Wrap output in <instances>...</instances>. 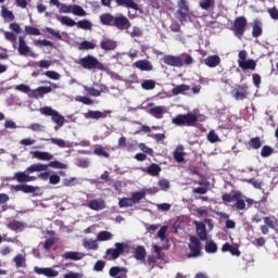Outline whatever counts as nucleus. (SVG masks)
Listing matches in <instances>:
<instances>
[{"label": "nucleus", "mask_w": 278, "mask_h": 278, "mask_svg": "<svg viewBox=\"0 0 278 278\" xmlns=\"http://www.w3.org/2000/svg\"><path fill=\"white\" fill-rule=\"evenodd\" d=\"M248 53L245 50H242L238 54V65L242 71H255L257 64L254 60H247Z\"/></svg>", "instance_id": "obj_3"}, {"label": "nucleus", "mask_w": 278, "mask_h": 278, "mask_svg": "<svg viewBox=\"0 0 278 278\" xmlns=\"http://www.w3.org/2000/svg\"><path fill=\"white\" fill-rule=\"evenodd\" d=\"M34 271L38 275H45L47 277L50 278H54L58 277L60 275V273L51 267H47V268H40L38 266L34 267Z\"/></svg>", "instance_id": "obj_14"}, {"label": "nucleus", "mask_w": 278, "mask_h": 278, "mask_svg": "<svg viewBox=\"0 0 278 278\" xmlns=\"http://www.w3.org/2000/svg\"><path fill=\"white\" fill-rule=\"evenodd\" d=\"M45 75L50 78V79H53V80H60V74L56 73V72H53V71H48L45 73Z\"/></svg>", "instance_id": "obj_62"}, {"label": "nucleus", "mask_w": 278, "mask_h": 278, "mask_svg": "<svg viewBox=\"0 0 278 278\" xmlns=\"http://www.w3.org/2000/svg\"><path fill=\"white\" fill-rule=\"evenodd\" d=\"M87 206L93 211H101V210L105 208V201L91 200L88 202Z\"/></svg>", "instance_id": "obj_19"}, {"label": "nucleus", "mask_w": 278, "mask_h": 278, "mask_svg": "<svg viewBox=\"0 0 278 278\" xmlns=\"http://www.w3.org/2000/svg\"><path fill=\"white\" fill-rule=\"evenodd\" d=\"M198 122V116L194 113L180 114L172 119V123L176 126L193 127Z\"/></svg>", "instance_id": "obj_2"}, {"label": "nucleus", "mask_w": 278, "mask_h": 278, "mask_svg": "<svg viewBox=\"0 0 278 278\" xmlns=\"http://www.w3.org/2000/svg\"><path fill=\"white\" fill-rule=\"evenodd\" d=\"M84 256L86 255L80 252H66L63 254V258L71 261H80Z\"/></svg>", "instance_id": "obj_28"}, {"label": "nucleus", "mask_w": 278, "mask_h": 278, "mask_svg": "<svg viewBox=\"0 0 278 278\" xmlns=\"http://www.w3.org/2000/svg\"><path fill=\"white\" fill-rule=\"evenodd\" d=\"M231 96L237 100V101H242L248 98L249 91L248 87L243 85H237L232 91Z\"/></svg>", "instance_id": "obj_11"}, {"label": "nucleus", "mask_w": 278, "mask_h": 278, "mask_svg": "<svg viewBox=\"0 0 278 278\" xmlns=\"http://www.w3.org/2000/svg\"><path fill=\"white\" fill-rule=\"evenodd\" d=\"M207 139H208V141L212 142V143L218 142V141L220 140L219 137L215 134L214 130H211V131L208 132Z\"/></svg>", "instance_id": "obj_60"}, {"label": "nucleus", "mask_w": 278, "mask_h": 278, "mask_svg": "<svg viewBox=\"0 0 278 278\" xmlns=\"http://www.w3.org/2000/svg\"><path fill=\"white\" fill-rule=\"evenodd\" d=\"M263 29H262V23L260 21H254V24L252 26V36L254 38H258L262 36Z\"/></svg>", "instance_id": "obj_30"}, {"label": "nucleus", "mask_w": 278, "mask_h": 278, "mask_svg": "<svg viewBox=\"0 0 278 278\" xmlns=\"http://www.w3.org/2000/svg\"><path fill=\"white\" fill-rule=\"evenodd\" d=\"M135 258L138 261H143L144 258H147V250L144 249V247L138 245L135 249Z\"/></svg>", "instance_id": "obj_29"}, {"label": "nucleus", "mask_w": 278, "mask_h": 278, "mask_svg": "<svg viewBox=\"0 0 278 278\" xmlns=\"http://www.w3.org/2000/svg\"><path fill=\"white\" fill-rule=\"evenodd\" d=\"M134 200L131 198H123V199H119L118 201V205L121 208H124V207H131L134 206Z\"/></svg>", "instance_id": "obj_36"}, {"label": "nucleus", "mask_w": 278, "mask_h": 278, "mask_svg": "<svg viewBox=\"0 0 278 278\" xmlns=\"http://www.w3.org/2000/svg\"><path fill=\"white\" fill-rule=\"evenodd\" d=\"M132 67L141 72H151L153 70L152 64L148 60H139L132 64Z\"/></svg>", "instance_id": "obj_16"}, {"label": "nucleus", "mask_w": 278, "mask_h": 278, "mask_svg": "<svg viewBox=\"0 0 278 278\" xmlns=\"http://www.w3.org/2000/svg\"><path fill=\"white\" fill-rule=\"evenodd\" d=\"M113 27L119 30L129 29V27H131V22H129V18L125 17V15L119 14L117 16H114Z\"/></svg>", "instance_id": "obj_10"}, {"label": "nucleus", "mask_w": 278, "mask_h": 278, "mask_svg": "<svg viewBox=\"0 0 278 278\" xmlns=\"http://www.w3.org/2000/svg\"><path fill=\"white\" fill-rule=\"evenodd\" d=\"M103 268H105V262L104 261H98L96 262L94 266H93V269L96 271H102Z\"/></svg>", "instance_id": "obj_64"}, {"label": "nucleus", "mask_w": 278, "mask_h": 278, "mask_svg": "<svg viewBox=\"0 0 278 278\" xmlns=\"http://www.w3.org/2000/svg\"><path fill=\"white\" fill-rule=\"evenodd\" d=\"M37 91L40 98H43L45 94L51 93L53 91L52 87H38Z\"/></svg>", "instance_id": "obj_56"}, {"label": "nucleus", "mask_w": 278, "mask_h": 278, "mask_svg": "<svg viewBox=\"0 0 278 278\" xmlns=\"http://www.w3.org/2000/svg\"><path fill=\"white\" fill-rule=\"evenodd\" d=\"M273 152H274V149H273L271 147H269V146H264V147L262 148L261 155H262L263 157H268L269 155L273 154Z\"/></svg>", "instance_id": "obj_57"}, {"label": "nucleus", "mask_w": 278, "mask_h": 278, "mask_svg": "<svg viewBox=\"0 0 278 278\" xmlns=\"http://www.w3.org/2000/svg\"><path fill=\"white\" fill-rule=\"evenodd\" d=\"M205 251L207 253H216L217 252V244L214 241H207L205 244Z\"/></svg>", "instance_id": "obj_48"}, {"label": "nucleus", "mask_w": 278, "mask_h": 278, "mask_svg": "<svg viewBox=\"0 0 278 278\" xmlns=\"http://www.w3.org/2000/svg\"><path fill=\"white\" fill-rule=\"evenodd\" d=\"M100 23L104 26H114V15L106 13L100 15Z\"/></svg>", "instance_id": "obj_23"}, {"label": "nucleus", "mask_w": 278, "mask_h": 278, "mask_svg": "<svg viewBox=\"0 0 278 278\" xmlns=\"http://www.w3.org/2000/svg\"><path fill=\"white\" fill-rule=\"evenodd\" d=\"M48 166L53 167V168H60V169L66 168V164L59 162V161L51 162Z\"/></svg>", "instance_id": "obj_63"}, {"label": "nucleus", "mask_w": 278, "mask_h": 278, "mask_svg": "<svg viewBox=\"0 0 278 278\" xmlns=\"http://www.w3.org/2000/svg\"><path fill=\"white\" fill-rule=\"evenodd\" d=\"M50 141L53 144H56L59 148H70L71 146L67 144L66 141L62 140V139H58V138H51Z\"/></svg>", "instance_id": "obj_53"}, {"label": "nucleus", "mask_w": 278, "mask_h": 278, "mask_svg": "<svg viewBox=\"0 0 278 278\" xmlns=\"http://www.w3.org/2000/svg\"><path fill=\"white\" fill-rule=\"evenodd\" d=\"M25 34L27 36H41L40 29L34 26H25Z\"/></svg>", "instance_id": "obj_37"}, {"label": "nucleus", "mask_w": 278, "mask_h": 278, "mask_svg": "<svg viewBox=\"0 0 278 278\" xmlns=\"http://www.w3.org/2000/svg\"><path fill=\"white\" fill-rule=\"evenodd\" d=\"M189 240H190V243L188 244V247L191 253H189L187 256L189 258L200 256L202 254L200 240L194 236H191Z\"/></svg>", "instance_id": "obj_8"}, {"label": "nucleus", "mask_w": 278, "mask_h": 278, "mask_svg": "<svg viewBox=\"0 0 278 278\" xmlns=\"http://www.w3.org/2000/svg\"><path fill=\"white\" fill-rule=\"evenodd\" d=\"M163 113H164L163 106H155L149 110V114L154 116L157 119L163 117Z\"/></svg>", "instance_id": "obj_32"}, {"label": "nucleus", "mask_w": 278, "mask_h": 278, "mask_svg": "<svg viewBox=\"0 0 278 278\" xmlns=\"http://www.w3.org/2000/svg\"><path fill=\"white\" fill-rule=\"evenodd\" d=\"M240 194V192H235L233 194L231 193H225L223 194L222 199L224 201V203H230V202H236V199H238V195Z\"/></svg>", "instance_id": "obj_34"}, {"label": "nucleus", "mask_w": 278, "mask_h": 278, "mask_svg": "<svg viewBox=\"0 0 278 278\" xmlns=\"http://www.w3.org/2000/svg\"><path fill=\"white\" fill-rule=\"evenodd\" d=\"M15 90L24 92V93H29L31 91L30 87L25 84H21V85L16 86Z\"/></svg>", "instance_id": "obj_59"}, {"label": "nucleus", "mask_w": 278, "mask_h": 278, "mask_svg": "<svg viewBox=\"0 0 278 278\" xmlns=\"http://www.w3.org/2000/svg\"><path fill=\"white\" fill-rule=\"evenodd\" d=\"M48 169H49V165L41 164V163L33 164L29 167H27V172L30 174L36 172H47Z\"/></svg>", "instance_id": "obj_26"}, {"label": "nucleus", "mask_w": 278, "mask_h": 278, "mask_svg": "<svg viewBox=\"0 0 278 278\" xmlns=\"http://www.w3.org/2000/svg\"><path fill=\"white\" fill-rule=\"evenodd\" d=\"M4 39L9 42L15 43L17 41V35L12 31H3Z\"/></svg>", "instance_id": "obj_45"}, {"label": "nucleus", "mask_w": 278, "mask_h": 278, "mask_svg": "<svg viewBox=\"0 0 278 278\" xmlns=\"http://www.w3.org/2000/svg\"><path fill=\"white\" fill-rule=\"evenodd\" d=\"M157 185H159L160 189L163 191H167L169 189V182L166 179L159 180Z\"/></svg>", "instance_id": "obj_61"}, {"label": "nucleus", "mask_w": 278, "mask_h": 278, "mask_svg": "<svg viewBox=\"0 0 278 278\" xmlns=\"http://www.w3.org/2000/svg\"><path fill=\"white\" fill-rule=\"evenodd\" d=\"M185 152H184V147L179 146L176 148V150L173 153L174 160L177 163H182L185 161Z\"/></svg>", "instance_id": "obj_25"}, {"label": "nucleus", "mask_w": 278, "mask_h": 278, "mask_svg": "<svg viewBox=\"0 0 278 278\" xmlns=\"http://www.w3.org/2000/svg\"><path fill=\"white\" fill-rule=\"evenodd\" d=\"M83 245H84L86 249H88V250H97V249H99V243H97V240H92V239H90V240H85V241L83 242Z\"/></svg>", "instance_id": "obj_39"}, {"label": "nucleus", "mask_w": 278, "mask_h": 278, "mask_svg": "<svg viewBox=\"0 0 278 278\" xmlns=\"http://www.w3.org/2000/svg\"><path fill=\"white\" fill-rule=\"evenodd\" d=\"M77 64L80 65L85 70H94V68H103V64L99 62V60L92 55H87L77 61Z\"/></svg>", "instance_id": "obj_4"}, {"label": "nucleus", "mask_w": 278, "mask_h": 278, "mask_svg": "<svg viewBox=\"0 0 278 278\" xmlns=\"http://www.w3.org/2000/svg\"><path fill=\"white\" fill-rule=\"evenodd\" d=\"M214 5H215V0H201L199 2V7L204 11L213 10Z\"/></svg>", "instance_id": "obj_31"}, {"label": "nucleus", "mask_w": 278, "mask_h": 278, "mask_svg": "<svg viewBox=\"0 0 278 278\" xmlns=\"http://www.w3.org/2000/svg\"><path fill=\"white\" fill-rule=\"evenodd\" d=\"M195 229L199 236V240H202V241L207 240L206 227L203 223L195 222Z\"/></svg>", "instance_id": "obj_18"}, {"label": "nucleus", "mask_w": 278, "mask_h": 278, "mask_svg": "<svg viewBox=\"0 0 278 278\" xmlns=\"http://www.w3.org/2000/svg\"><path fill=\"white\" fill-rule=\"evenodd\" d=\"M93 153L98 156H104L105 159L110 157V153H108L103 147L96 148Z\"/></svg>", "instance_id": "obj_55"}, {"label": "nucleus", "mask_w": 278, "mask_h": 278, "mask_svg": "<svg viewBox=\"0 0 278 278\" xmlns=\"http://www.w3.org/2000/svg\"><path fill=\"white\" fill-rule=\"evenodd\" d=\"M40 113L46 116H51L52 122L55 123L59 127L64 126V122H66L64 116H62L58 111L53 110L51 106L41 108Z\"/></svg>", "instance_id": "obj_5"}, {"label": "nucleus", "mask_w": 278, "mask_h": 278, "mask_svg": "<svg viewBox=\"0 0 278 278\" xmlns=\"http://www.w3.org/2000/svg\"><path fill=\"white\" fill-rule=\"evenodd\" d=\"M264 223L271 229H275L278 226V220L275 216L265 217Z\"/></svg>", "instance_id": "obj_35"}, {"label": "nucleus", "mask_w": 278, "mask_h": 278, "mask_svg": "<svg viewBox=\"0 0 278 278\" xmlns=\"http://www.w3.org/2000/svg\"><path fill=\"white\" fill-rule=\"evenodd\" d=\"M13 262L15 263L17 268L21 267H26L27 263H26V256H24L23 254H18L13 258Z\"/></svg>", "instance_id": "obj_33"}, {"label": "nucleus", "mask_w": 278, "mask_h": 278, "mask_svg": "<svg viewBox=\"0 0 278 278\" xmlns=\"http://www.w3.org/2000/svg\"><path fill=\"white\" fill-rule=\"evenodd\" d=\"M166 231H167V226H163L159 231H157V237L161 239V241H168L166 239Z\"/></svg>", "instance_id": "obj_58"}, {"label": "nucleus", "mask_w": 278, "mask_h": 278, "mask_svg": "<svg viewBox=\"0 0 278 278\" xmlns=\"http://www.w3.org/2000/svg\"><path fill=\"white\" fill-rule=\"evenodd\" d=\"M1 15L5 21L13 22L15 20V15L13 12L9 11L5 8H2Z\"/></svg>", "instance_id": "obj_40"}, {"label": "nucleus", "mask_w": 278, "mask_h": 278, "mask_svg": "<svg viewBox=\"0 0 278 278\" xmlns=\"http://www.w3.org/2000/svg\"><path fill=\"white\" fill-rule=\"evenodd\" d=\"M112 112L110 111H105L104 113H102L101 111H88L85 114V118L89 119H101V118H105L108 117V114H111Z\"/></svg>", "instance_id": "obj_17"}, {"label": "nucleus", "mask_w": 278, "mask_h": 278, "mask_svg": "<svg viewBox=\"0 0 278 278\" xmlns=\"http://www.w3.org/2000/svg\"><path fill=\"white\" fill-rule=\"evenodd\" d=\"M18 54L23 56H27L30 53V48L27 46V42L24 37H18Z\"/></svg>", "instance_id": "obj_15"}, {"label": "nucleus", "mask_w": 278, "mask_h": 278, "mask_svg": "<svg viewBox=\"0 0 278 278\" xmlns=\"http://www.w3.org/2000/svg\"><path fill=\"white\" fill-rule=\"evenodd\" d=\"M100 48L104 51H112L116 49V42L110 39H104L100 42Z\"/></svg>", "instance_id": "obj_27"}, {"label": "nucleus", "mask_w": 278, "mask_h": 278, "mask_svg": "<svg viewBox=\"0 0 278 278\" xmlns=\"http://www.w3.org/2000/svg\"><path fill=\"white\" fill-rule=\"evenodd\" d=\"M189 89H190V88H189V86H187V85H179V86L175 87V88L172 90V93H173L174 96H178V94L184 93L185 91H188Z\"/></svg>", "instance_id": "obj_42"}, {"label": "nucleus", "mask_w": 278, "mask_h": 278, "mask_svg": "<svg viewBox=\"0 0 278 278\" xmlns=\"http://www.w3.org/2000/svg\"><path fill=\"white\" fill-rule=\"evenodd\" d=\"M72 13L76 16H86V11L79 5L72 7Z\"/></svg>", "instance_id": "obj_54"}, {"label": "nucleus", "mask_w": 278, "mask_h": 278, "mask_svg": "<svg viewBox=\"0 0 278 278\" xmlns=\"http://www.w3.org/2000/svg\"><path fill=\"white\" fill-rule=\"evenodd\" d=\"M118 7H126L127 9H131L138 11V4L134 0H114Z\"/></svg>", "instance_id": "obj_20"}, {"label": "nucleus", "mask_w": 278, "mask_h": 278, "mask_svg": "<svg viewBox=\"0 0 278 278\" xmlns=\"http://www.w3.org/2000/svg\"><path fill=\"white\" fill-rule=\"evenodd\" d=\"M115 249H108L104 258L108 261H114L121 257L125 253V243L116 242Z\"/></svg>", "instance_id": "obj_7"}, {"label": "nucleus", "mask_w": 278, "mask_h": 278, "mask_svg": "<svg viewBox=\"0 0 278 278\" xmlns=\"http://www.w3.org/2000/svg\"><path fill=\"white\" fill-rule=\"evenodd\" d=\"M129 269L123 266H113L109 270V275L113 278H127Z\"/></svg>", "instance_id": "obj_12"}, {"label": "nucleus", "mask_w": 278, "mask_h": 278, "mask_svg": "<svg viewBox=\"0 0 278 278\" xmlns=\"http://www.w3.org/2000/svg\"><path fill=\"white\" fill-rule=\"evenodd\" d=\"M33 157L38 159L40 161H51L54 156L49 152L42 151H34L31 152Z\"/></svg>", "instance_id": "obj_22"}, {"label": "nucleus", "mask_w": 278, "mask_h": 278, "mask_svg": "<svg viewBox=\"0 0 278 278\" xmlns=\"http://www.w3.org/2000/svg\"><path fill=\"white\" fill-rule=\"evenodd\" d=\"M141 87H142V89H144V90H153V89L155 88V81H154V80H151V79L144 80V81L141 84Z\"/></svg>", "instance_id": "obj_52"}, {"label": "nucleus", "mask_w": 278, "mask_h": 278, "mask_svg": "<svg viewBox=\"0 0 278 278\" xmlns=\"http://www.w3.org/2000/svg\"><path fill=\"white\" fill-rule=\"evenodd\" d=\"M189 14V7L186 0H179L178 10L176 12L177 18L180 23L187 22V17Z\"/></svg>", "instance_id": "obj_9"}, {"label": "nucleus", "mask_w": 278, "mask_h": 278, "mask_svg": "<svg viewBox=\"0 0 278 278\" xmlns=\"http://www.w3.org/2000/svg\"><path fill=\"white\" fill-rule=\"evenodd\" d=\"M248 21L244 16H239L233 22L232 31L236 37L241 39L245 33Z\"/></svg>", "instance_id": "obj_6"}, {"label": "nucleus", "mask_w": 278, "mask_h": 278, "mask_svg": "<svg viewBox=\"0 0 278 278\" xmlns=\"http://www.w3.org/2000/svg\"><path fill=\"white\" fill-rule=\"evenodd\" d=\"M84 90L90 97H101V91H99V90H97V89H94L92 87L84 86Z\"/></svg>", "instance_id": "obj_46"}, {"label": "nucleus", "mask_w": 278, "mask_h": 278, "mask_svg": "<svg viewBox=\"0 0 278 278\" xmlns=\"http://www.w3.org/2000/svg\"><path fill=\"white\" fill-rule=\"evenodd\" d=\"M60 22L62 25H65L67 27H73V26L77 25V23H75V21H73V18H71L68 16L61 17Z\"/></svg>", "instance_id": "obj_47"}, {"label": "nucleus", "mask_w": 278, "mask_h": 278, "mask_svg": "<svg viewBox=\"0 0 278 278\" xmlns=\"http://www.w3.org/2000/svg\"><path fill=\"white\" fill-rule=\"evenodd\" d=\"M27 128L35 132H45L46 131V126L41 125V124H37V123L30 124Z\"/></svg>", "instance_id": "obj_43"}, {"label": "nucleus", "mask_w": 278, "mask_h": 278, "mask_svg": "<svg viewBox=\"0 0 278 278\" xmlns=\"http://www.w3.org/2000/svg\"><path fill=\"white\" fill-rule=\"evenodd\" d=\"M76 26L84 30H90L92 28V24L88 20L77 22Z\"/></svg>", "instance_id": "obj_41"}, {"label": "nucleus", "mask_w": 278, "mask_h": 278, "mask_svg": "<svg viewBox=\"0 0 278 278\" xmlns=\"http://www.w3.org/2000/svg\"><path fill=\"white\" fill-rule=\"evenodd\" d=\"M220 58L218 55H210L204 60V64L211 68L218 66Z\"/></svg>", "instance_id": "obj_21"}, {"label": "nucleus", "mask_w": 278, "mask_h": 278, "mask_svg": "<svg viewBox=\"0 0 278 278\" xmlns=\"http://www.w3.org/2000/svg\"><path fill=\"white\" fill-rule=\"evenodd\" d=\"M96 48L97 46L90 41H83L78 47L79 50H94Z\"/></svg>", "instance_id": "obj_51"}, {"label": "nucleus", "mask_w": 278, "mask_h": 278, "mask_svg": "<svg viewBox=\"0 0 278 278\" xmlns=\"http://www.w3.org/2000/svg\"><path fill=\"white\" fill-rule=\"evenodd\" d=\"M161 167L157 164L152 163L150 166H148L143 172H146L148 175L157 177L161 173Z\"/></svg>", "instance_id": "obj_24"}, {"label": "nucleus", "mask_w": 278, "mask_h": 278, "mask_svg": "<svg viewBox=\"0 0 278 278\" xmlns=\"http://www.w3.org/2000/svg\"><path fill=\"white\" fill-rule=\"evenodd\" d=\"M242 195L241 193L239 192V195H238V199L235 200L236 204H235V207L239 211H242L245 208V202L244 200L241 199Z\"/></svg>", "instance_id": "obj_50"}, {"label": "nucleus", "mask_w": 278, "mask_h": 278, "mask_svg": "<svg viewBox=\"0 0 278 278\" xmlns=\"http://www.w3.org/2000/svg\"><path fill=\"white\" fill-rule=\"evenodd\" d=\"M249 146L254 149V150H258L261 147H262V141L258 137L256 138H252L250 141H249Z\"/></svg>", "instance_id": "obj_49"}, {"label": "nucleus", "mask_w": 278, "mask_h": 278, "mask_svg": "<svg viewBox=\"0 0 278 278\" xmlns=\"http://www.w3.org/2000/svg\"><path fill=\"white\" fill-rule=\"evenodd\" d=\"M29 172L27 169L25 172H17L14 174L13 179H15L18 182H30V181H36L38 177L36 176H29Z\"/></svg>", "instance_id": "obj_13"}, {"label": "nucleus", "mask_w": 278, "mask_h": 278, "mask_svg": "<svg viewBox=\"0 0 278 278\" xmlns=\"http://www.w3.org/2000/svg\"><path fill=\"white\" fill-rule=\"evenodd\" d=\"M144 197H147V192L138 191V192L132 193L130 199L134 200V204H136V203L140 202V200L144 199Z\"/></svg>", "instance_id": "obj_44"}, {"label": "nucleus", "mask_w": 278, "mask_h": 278, "mask_svg": "<svg viewBox=\"0 0 278 278\" xmlns=\"http://www.w3.org/2000/svg\"><path fill=\"white\" fill-rule=\"evenodd\" d=\"M164 64L172 67H182L184 65H190L193 63V59L190 54L184 53L180 56L165 55L162 58Z\"/></svg>", "instance_id": "obj_1"}, {"label": "nucleus", "mask_w": 278, "mask_h": 278, "mask_svg": "<svg viewBox=\"0 0 278 278\" xmlns=\"http://www.w3.org/2000/svg\"><path fill=\"white\" fill-rule=\"evenodd\" d=\"M112 232L110 231H100L97 236V241H109L112 240Z\"/></svg>", "instance_id": "obj_38"}]
</instances>
